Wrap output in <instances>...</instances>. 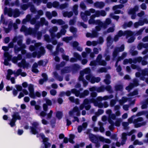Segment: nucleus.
Returning a JSON list of instances; mask_svg holds the SVG:
<instances>
[{
    "mask_svg": "<svg viewBox=\"0 0 148 148\" xmlns=\"http://www.w3.org/2000/svg\"><path fill=\"white\" fill-rule=\"evenodd\" d=\"M18 44L19 47H17L16 46H15L14 49L15 53L21 50V48H24L25 47V45L24 44H22L21 41L18 42Z\"/></svg>",
    "mask_w": 148,
    "mask_h": 148,
    "instance_id": "bb28decb",
    "label": "nucleus"
},
{
    "mask_svg": "<svg viewBox=\"0 0 148 148\" xmlns=\"http://www.w3.org/2000/svg\"><path fill=\"white\" fill-rule=\"evenodd\" d=\"M138 10V7L137 6H135L133 8L130 9L128 12V13L129 14L132 15L131 18L132 19H134L136 17V12Z\"/></svg>",
    "mask_w": 148,
    "mask_h": 148,
    "instance_id": "aec40b11",
    "label": "nucleus"
},
{
    "mask_svg": "<svg viewBox=\"0 0 148 148\" xmlns=\"http://www.w3.org/2000/svg\"><path fill=\"white\" fill-rule=\"evenodd\" d=\"M107 44L108 46L110 45L111 43H112V40L110 36H109L108 37L107 39Z\"/></svg>",
    "mask_w": 148,
    "mask_h": 148,
    "instance_id": "69168bd1",
    "label": "nucleus"
},
{
    "mask_svg": "<svg viewBox=\"0 0 148 148\" xmlns=\"http://www.w3.org/2000/svg\"><path fill=\"white\" fill-rule=\"evenodd\" d=\"M80 7L83 10H84L86 8V6L83 2H82L80 4Z\"/></svg>",
    "mask_w": 148,
    "mask_h": 148,
    "instance_id": "774afa93",
    "label": "nucleus"
},
{
    "mask_svg": "<svg viewBox=\"0 0 148 148\" xmlns=\"http://www.w3.org/2000/svg\"><path fill=\"white\" fill-rule=\"evenodd\" d=\"M110 76L109 75H107L106 76V79L104 80L105 83L107 84H110V82L109 80L110 79Z\"/></svg>",
    "mask_w": 148,
    "mask_h": 148,
    "instance_id": "603ef678",
    "label": "nucleus"
},
{
    "mask_svg": "<svg viewBox=\"0 0 148 148\" xmlns=\"http://www.w3.org/2000/svg\"><path fill=\"white\" fill-rule=\"evenodd\" d=\"M65 64V63L64 62H62L61 64L59 65H57L56 66V69L57 70H59L60 69V68L63 66Z\"/></svg>",
    "mask_w": 148,
    "mask_h": 148,
    "instance_id": "338daca9",
    "label": "nucleus"
},
{
    "mask_svg": "<svg viewBox=\"0 0 148 148\" xmlns=\"http://www.w3.org/2000/svg\"><path fill=\"white\" fill-rule=\"evenodd\" d=\"M28 90L29 92V95L32 98H35L36 95L38 97H39L40 96V94L38 92H36L35 94H34L33 86L31 84H30L28 86Z\"/></svg>",
    "mask_w": 148,
    "mask_h": 148,
    "instance_id": "ddd939ff",
    "label": "nucleus"
},
{
    "mask_svg": "<svg viewBox=\"0 0 148 148\" xmlns=\"http://www.w3.org/2000/svg\"><path fill=\"white\" fill-rule=\"evenodd\" d=\"M148 47V44L145 43L143 44L142 43H140L138 44L137 48L138 49L140 50L143 48H147Z\"/></svg>",
    "mask_w": 148,
    "mask_h": 148,
    "instance_id": "58836bf2",
    "label": "nucleus"
},
{
    "mask_svg": "<svg viewBox=\"0 0 148 148\" xmlns=\"http://www.w3.org/2000/svg\"><path fill=\"white\" fill-rule=\"evenodd\" d=\"M78 5L76 4L74 5L73 7L72 10L75 14L76 15H77L78 14Z\"/></svg>",
    "mask_w": 148,
    "mask_h": 148,
    "instance_id": "c03bdc74",
    "label": "nucleus"
},
{
    "mask_svg": "<svg viewBox=\"0 0 148 148\" xmlns=\"http://www.w3.org/2000/svg\"><path fill=\"white\" fill-rule=\"evenodd\" d=\"M74 138V136L73 134H70V138L69 139V141L71 143H74V142L73 139Z\"/></svg>",
    "mask_w": 148,
    "mask_h": 148,
    "instance_id": "052dcab7",
    "label": "nucleus"
},
{
    "mask_svg": "<svg viewBox=\"0 0 148 148\" xmlns=\"http://www.w3.org/2000/svg\"><path fill=\"white\" fill-rule=\"evenodd\" d=\"M144 24V21H139L138 22L135 23L134 25V27L135 28H137L139 26H142Z\"/></svg>",
    "mask_w": 148,
    "mask_h": 148,
    "instance_id": "de8ad7c7",
    "label": "nucleus"
},
{
    "mask_svg": "<svg viewBox=\"0 0 148 148\" xmlns=\"http://www.w3.org/2000/svg\"><path fill=\"white\" fill-rule=\"evenodd\" d=\"M53 74L54 77L60 81H61L62 80L63 78L61 77H58V75L56 72H54Z\"/></svg>",
    "mask_w": 148,
    "mask_h": 148,
    "instance_id": "3c124183",
    "label": "nucleus"
},
{
    "mask_svg": "<svg viewBox=\"0 0 148 148\" xmlns=\"http://www.w3.org/2000/svg\"><path fill=\"white\" fill-rule=\"evenodd\" d=\"M134 84H130L129 86L127 87L126 88V90H130L134 86H137L138 85V83L137 80L135 79L134 80Z\"/></svg>",
    "mask_w": 148,
    "mask_h": 148,
    "instance_id": "2f4dec72",
    "label": "nucleus"
},
{
    "mask_svg": "<svg viewBox=\"0 0 148 148\" xmlns=\"http://www.w3.org/2000/svg\"><path fill=\"white\" fill-rule=\"evenodd\" d=\"M89 138L90 140L92 142L95 143V146L97 147H99L100 145L99 140L108 144H109L111 143V141L110 139L105 138L101 136H97L92 134H90L89 135Z\"/></svg>",
    "mask_w": 148,
    "mask_h": 148,
    "instance_id": "f03ea898",
    "label": "nucleus"
},
{
    "mask_svg": "<svg viewBox=\"0 0 148 148\" xmlns=\"http://www.w3.org/2000/svg\"><path fill=\"white\" fill-rule=\"evenodd\" d=\"M89 94V92L87 90H85L84 92L83 95H80L79 97L80 98L83 97L84 96L87 95Z\"/></svg>",
    "mask_w": 148,
    "mask_h": 148,
    "instance_id": "0e129e2a",
    "label": "nucleus"
},
{
    "mask_svg": "<svg viewBox=\"0 0 148 148\" xmlns=\"http://www.w3.org/2000/svg\"><path fill=\"white\" fill-rule=\"evenodd\" d=\"M86 79L89 81L91 83L93 84L95 82H98L100 80L99 77H95L92 75L90 74L87 75L86 77Z\"/></svg>",
    "mask_w": 148,
    "mask_h": 148,
    "instance_id": "4468645a",
    "label": "nucleus"
},
{
    "mask_svg": "<svg viewBox=\"0 0 148 148\" xmlns=\"http://www.w3.org/2000/svg\"><path fill=\"white\" fill-rule=\"evenodd\" d=\"M87 123L86 122H84L83 123L82 125L78 126L77 127L78 132L80 133L82 130H84L87 127Z\"/></svg>",
    "mask_w": 148,
    "mask_h": 148,
    "instance_id": "cd10ccee",
    "label": "nucleus"
},
{
    "mask_svg": "<svg viewBox=\"0 0 148 148\" xmlns=\"http://www.w3.org/2000/svg\"><path fill=\"white\" fill-rule=\"evenodd\" d=\"M95 16L96 17H99L100 16H104L106 15V13L104 10H101L96 11L95 12Z\"/></svg>",
    "mask_w": 148,
    "mask_h": 148,
    "instance_id": "c756f323",
    "label": "nucleus"
},
{
    "mask_svg": "<svg viewBox=\"0 0 148 148\" xmlns=\"http://www.w3.org/2000/svg\"><path fill=\"white\" fill-rule=\"evenodd\" d=\"M127 55V53H123L122 56L121 57H119L117 59V61L115 65L116 66H117L118 64V62L119 61L123 59L124 58H125Z\"/></svg>",
    "mask_w": 148,
    "mask_h": 148,
    "instance_id": "09e8293b",
    "label": "nucleus"
},
{
    "mask_svg": "<svg viewBox=\"0 0 148 148\" xmlns=\"http://www.w3.org/2000/svg\"><path fill=\"white\" fill-rule=\"evenodd\" d=\"M124 49V46L123 45H122L120 48H116L113 53V57L115 58L118 52L123 51Z\"/></svg>",
    "mask_w": 148,
    "mask_h": 148,
    "instance_id": "393cba45",
    "label": "nucleus"
},
{
    "mask_svg": "<svg viewBox=\"0 0 148 148\" xmlns=\"http://www.w3.org/2000/svg\"><path fill=\"white\" fill-rule=\"evenodd\" d=\"M124 5L122 4L118 5H116L113 7V10L114 11V13L115 14H119L120 13H123L122 12H121L118 9H121L123 8Z\"/></svg>",
    "mask_w": 148,
    "mask_h": 148,
    "instance_id": "b1692460",
    "label": "nucleus"
},
{
    "mask_svg": "<svg viewBox=\"0 0 148 148\" xmlns=\"http://www.w3.org/2000/svg\"><path fill=\"white\" fill-rule=\"evenodd\" d=\"M104 90L105 89L103 86L99 87H93L89 88V90L90 91L93 92L91 93V96L93 97H95L97 96L96 93L94 91H96L98 92H101L104 91Z\"/></svg>",
    "mask_w": 148,
    "mask_h": 148,
    "instance_id": "9b49d317",
    "label": "nucleus"
},
{
    "mask_svg": "<svg viewBox=\"0 0 148 148\" xmlns=\"http://www.w3.org/2000/svg\"><path fill=\"white\" fill-rule=\"evenodd\" d=\"M68 4L65 3L61 4L59 6V8L61 9H64L68 7Z\"/></svg>",
    "mask_w": 148,
    "mask_h": 148,
    "instance_id": "bf43d9fd",
    "label": "nucleus"
},
{
    "mask_svg": "<svg viewBox=\"0 0 148 148\" xmlns=\"http://www.w3.org/2000/svg\"><path fill=\"white\" fill-rule=\"evenodd\" d=\"M4 12L5 14H8V16H13L14 17H17L20 15V12L18 9H15L12 11L11 9H9L8 10L6 8H5Z\"/></svg>",
    "mask_w": 148,
    "mask_h": 148,
    "instance_id": "1a4fd4ad",
    "label": "nucleus"
},
{
    "mask_svg": "<svg viewBox=\"0 0 148 148\" xmlns=\"http://www.w3.org/2000/svg\"><path fill=\"white\" fill-rule=\"evenodd\" d=\"M99 125L100 126L99 130L100 132H102L104 131V129L102 127V123L101 122H99L98 123Z\"/></svg>",
    "mask_w": 148,
    "mask_h": 148,
    "instance_id": "e2e57ef3",
    "label": "nucleus"
},
{
    "mask_svg": "<svg viewBox=\"0 0 148 148\" xmlns=\"http://www.w3.org/2000/svg\"><path fill=\"white\" fill-rule=\"evenodd\" d=\"M74 56L76 58V59L74 58H71L70 60V61L72 62H76L77 60H81V56L77 53H74Z\"/></svg>",
    "mask_w": 148,
    "mask_h": 148,
    "instance_id": "a878e982",
    "label": "nucleus"
},
{
    "mask_svg": "<svg viewBox=\"0 0 148 148\" xmlns=\"http://www.w3.org/2000/svg\"><path fill=\"white\" fill-rule=\"evenodd\" d=\"M95 12V10L91 8L88 10H86L84 12H81V16L82 19L84 21H87L88 20L87 16H90L91 13H93Z\"/></svg>",
    "mask_w": 148,
    "mask_h": 148,
    "instance_id": "9d476101",
    "label": "nucleus"
},
{
    "mask_svg": "<svg viewBox=\"0 0 148 148\" xmlns=\"http://www.w3.org/2000/svg\"><path fill=\"white\" fill-rule=\"evenodd\" d=\"M73 14V13L72 12H65L63 13V15L64 17H67L68 18H70L72 16Z\"/></svg>",
    "mask_w": 148,
    "mask_h": 148,
    "instance_id": "a18cd8bd",
    "label": "nucleus"
},
{
    "mask_svg": "<svg viewBox=\"0 0 148 148\" xmlns=\"http://www.w3.org/2000/svg\"><path fill=\"white\" fill-rule=\"evenodd\" d=\"M110 17L117 21L119 19V17L118 16L115 15L113 13H111L110 15Z\"/></svg>",
    "mask_w": 148,
    "mask_h": 148,
    "instance_id": "864d4df0",
    "label": "nucleus"
},
{
    "mask_svg": "<svg viewBox=\"0 0 148 148\" xmlns=\"http://www.w3.org/2000/svg\"><path fill=\"white\" fill-rule=\"evenodd\" d=\"M66 32V31L65 29L62 28L60 31V33H58L56 35V37L58 38H60L61 36L62 35H64L65 34Z\"/></svg>",
    "mask_w": 148,
    "mask_h": 148,
    "instance_id": "a19ab883",
    "label": "nucleus"
},
{
    "mask_svg": "<svg viewBox=\"0 0 148 148\" xmlns=\"http://www.w3.org/2000/svg\"><path fill=\"white\" fill-rule=\"evenodd\" d=\"M140 78L143 80H145L146 82L148 84V69H145L142 71V75Z\"/></svg>",
    "mask_w": 148,
    "mask_h": 148,
    "instance_id": "f3484780",
    "label": "nucleus"
},
{
    "mask_svg": "<svg viewBox=\"0 0 148 148\" xmlns=\"http://www.w3.org/2000/svg\"><path fill=\"white\" fill-rule=\"evenodd\" d=\"M12 119L9 123V124L11 127H13L15 125V122L17 119H20V117L17 113H14L12 115Z\"/></svg>",
    "mask_w": 148,
    "mask_h": 148,
    "instance_id": "2eb2a0df",
    "label": "nucleus"
},
{
    "mask_svg": "<svg viewBox=\"0 0 148 148\" xmlns=\"http://www.w3.org/2000/svg\"><path fill=\"white\" fill-rule=\"evenodd\" d=\"M41 45L40 43H36L35 45V47L31 46L29 47V50L32 51H37L38 49V47Z\"/></svg>",
    "mask_w": 148,
    "mask_h": 148,
    "instance_id": "72a5a7b5",
    "label": "nucleus"
},
{
    "mask_svg": "<svg viewBox=\"0 0 148 148\" xmlns=\"http://www.w3.org/2000/svg\"><path fill=\"white\" fill-rule=\"evenodd\" d=\"M71 92L72 93L74 94L75 96L78 97L79 96V91L75 89H73L71 90Z\"/></svg>",
    "mask_w": 148,
    "mask_h": 148,
    "instance_id": "4d7b16f0",
    "label": "nucleus"
},
{
    "mask_svg": "<svg viewBox=\"0 0 148 148\" xmlns=\"http://www.w3.org/2000/svg\"><path fill=\"white\" fill-rule=\"evenodd\" d=\"M96 17L95 14H93L90 17V19L88 21V23L89 24H95L98 25V26L96 27V30H93L91 34L87 33L86 34V36L88 37L94 38L97 37L98 34L97 31H99L100 30V25H103V22L99 20H95L94 18Z\"/></svg>",
    "mask_w": 148,
    "mask_h": 148,
    "instance_id": "f257e3e1",
    "label": "nucleus"
},
{
    "mask_svg": "<svg viewBox=\"0 0 148 148\" xmlns=\"http://www.w3.org/2000/svg\"><path fill=\"white\" fill-rule=\"evenodd\" d=\"M106 113L108 115V121L111 125L109 126V128L110 130H112L114 128L113 125V122L112 120H114L116 116L114 114H112V111L110 109H108L106 111Z\"/></svg>",
    "mask_w": 148,
    "mask_h": 148,
    "instance_id": "423d86ee",
    "label": "nucleus"
},
{
    "mask_svg": "<svg viewBox=\"0 0 148 148\" xmlns=\"http://www.w3.org/2000/svg\"><path fill=\"white\" fill-rule=\"evenodd\" d=\"M94 5L97 8H101L105 6V4L102 2H97L95 3Z\"/></svg>",
    "mask_w": 148,
    "mask_h": 148,
    "instance_id": "f704fd0d",
    "label": "nucleus"
},
{
    "mask_svg": "<svg viewBox=\"0 0 148 148\" xmlns=\"http://www.w3.org/2000/svg\"><path fill=\"white\" fill-rule=\"evenodd\" d=\"M18 37H14L13 40V41L12 42H11L10 43L9 45V47L10 48H12L13 47L14 45V42H15L18 39Z\"/></svg>",
    "mask_w": 148,
    "mask_h": 148,
    "instance_id": "8fccbe9b",
    "label": "nucleus"
},
{
    "mask_svg": "<svg viewBox=\"0 0 148 148\" xmlns=\"http://www.w3.org/2000/svg\"><path fill=\"white\" fill-rule=\"evenodd\" d=\"M72 37H66L63 38V40L66 42H68L70 40H72Z\"/></svg>",
    "mask_w": 148,
    "mask_h": 148,
    "instance_id": "680f3d73",
    "label": "nucleus"
},
{
    "mask_svg": "<svg viewBox=\"0 0 148 148\" xmlns=\"http://www.w3.org/2000/svg\"><path fill=\"white\" fill-rule=\"evenodd\" d=\"M80 114V111L77 107V106L74 107L73 110L69 112V115L66 117L67 125H69L71 123V121L69 119H71L74 115L79 116Z\"/></svg>",
    "mask_w": 148,
    "mask_h": 148,
    "instance_id": "20e7f679",
    "label": "nucleus"
},
{
    "mask_svg": "<svg viewBox=\"0 0 148 148\" xmlns=\"http://www.w3.org/2000/svg\"><path fill=\"white\" fill-rule=\"evenodd\" d=\"M127 135V134L125 133H123L122 134V136L121 138L122 141L121 143V145H123L125 144L127 139L126 137Z\"/></svg>",
    "mask_w": 148,
    "mask_h": 148,
    "instance_id": "ea45409f",
    "label": "nucleus"
},
{
    "mask_svg": "<svg viewBox=\"0 0 148 148\" xmlns=\"http://www.w3.org/2000/svg\"><path fill=\"white\" fill-rule=\"evenodd\" d=\"M142 60V58L141 57H139L136 59H135L132 60L131 59H125L123 61V64H126L128 63L131 64L132 63H136L137 62H140Z\"/></svg>",
    "mask_w": 148,
    "mask_h": 148,
    "instance_id": "dca6fc26",
    "label": "nucleus"
},
{
    "mask_svg": "<svg viewBox=\"0 0 148 148\" xmlns=\"http://www.w3.org/2000/svg\"><path fill=\"white\" fill-rule=\"evenodd\" d=\"M132 34L133 33L130 31H125L123 32L122 31H120L118 34L115 36L114 40L115 41H116L118 40L119 37L124 35H126L127 37H128L131 36Z\"/></svg>",
    "mask_w": 148,
    "mask_h": 148,
    "instance_id": "f8f14e48",
    "label": "nucleus"
},
{
    "mask_svg": "<svg viewBox=\"0 0 148 148\" xmlns=\"http://www.w3.org/2000/svg\"><path fill=\"white\" fill-rule=\"evenodd\" d=\"M90 69L89 68H86L80 72V75L79 79V81H82L83 82V86H86L88 84V82L84 79L83 76L84 74H89L90 73Z\"/></svg>",
    "mask_w": 148,
    "mask_h": 148,
    "instance_id": "6e6552de",
    "label": "nucleus"
},
{
    "mask_svg": "<svg viewBox=\"0 0 148 148\" xmlns=\"http://www.w3.org/2000/svg\"><path fill=\"white\" fill-rule=\"evenodd\" d=\"M85 51L88 54L90 53V58H92L94 57L95 55L94 53L93 52H91V50L89 48L86 47L85 49Z\"/></svg>",
    "mask_w": 148,
    "mask_h": 148,
    "instance_id": "4c0bfd02",
    "label": "nucleus"
},
{
    "mask_svg": "<svg viewBox=\"0 0 148 148\" xmlns=\"http://www.w3.org/2000/svg\"><path fill=\"white\" fill-rule=\"evenodd\" d=\"M32 127L31 128V132L33 134H36L38 132L37 127L38 123L36 122H34L32 124Z\"/></svg>",
    "mask_w": 148,
    "mask_h": 148,
    "instance_id": "4be33fe9",
    "label": "nucleus"
},
{
    "mask_svg": "<svg viewBox=\"0 0 148 148\" xmlns=\"http://www.w3.org/2000/svg\"><path fill=\"white\" fill-rule=\"evenodd\" d=\"M42 77H43V79H41L40 80L39 82L40 84H42L44 82L46 81L47 79V75L45 73H43L42 75Z\"/></svg>",
    "mask_w": 148,
    "mask_h": 148,
    "instance_id": "49530a36",
    "label": "nucleus"
},
{
    "mask_svg": "<svg viewBox=\"0 0 148 148\" xmlns=\"http://www.w3.org/2000/svg\"><path fill=\"white\" fill-rule=\"evenodd\" d=\"M51 22L53 24L56 23L59 25H62L65 24V22L61 19L56 20L53 19L51 21Z\"/></svg>",
    "mask_w": 148,
    "mask_h": 148,
    "instance_id": "e433bc0d",
    "label": "nucleus"
},
{
    "mask_svg": "<svg viewBox=\"0 0 148 148\" xmlns=\"http://www.w3.org/2000/svg\"><path fill=\"white\" fill-rule=\"evenodd\" d=\"M93 103L95 106H98L99 108H102L104 107L105 108H106L108 106V105L107 102H104L103 105L101 103H99L98 101H96L94 99H92L89 101L88 99H86L84 100V103L81 104L80 107V110H82L84 107V106L86 104H87L89 103Z\"/></svg>",
    "mask_w": 148,
    "mask_h": 148,
    "instance_id": "7ed1b4c3",
    "label": "nucleus"
},
{
    "mask_svg": "<svg viewBox=\"0 0 148 148\" xmlns=\"http://www.w3.org/2000/svg\"><path fill=\"white\" fill-rule=\"evenodd\" d=\"M45 53V50L42 47L40 48V51H38L37 53L36 52H34L33 53V56L36 57L37 56L38 58H39L40 56L43 55Z\"/></svg>",
    "mask_w": 148,
    "mask_h": 148,
    "instance_id": "5701e85b",
    "label": "nucleus"
},
{
    "mask_svg": "<svg viewBox=\"0 0 148 148\" xmlns=\"http://www.w3.org/2000/svg\"><path fill=\"white\" fill-rule=\"evenodd\" d=\"M58 29V28L56 27H54L50 29L49 32L52 38H53L55 37L54 33L57 31Z\"/></svg>",
    "mask_w": 148,
    "mask_h": 148,
    "instance_id": "c9c22d12",
    "label": "nucleus"
},
{
    "mask_svg": "<svg viewBox=\"0 0 148 148\" xmlns=\"http://www.w3.org/2000/svg\"><path fill=\"white\" fill-rule=\"evenodd\" d=\"M111 21L110 19L108 18L106 19V20L105 22V23H103V25H100V29L101 28L103 27L104 28H106L107 26L109 25L111 23Z\"/></svg>",
    "mask_w": 148,
    "mask_h": 148,
    "instance_id": "c85d7f7f",
    "label": "nucleus"
},
{
    "mask_svg": "<svg viewBox=\"0 0 148 148\" xmlns=\"http://www.w3.org/2000/svg\"><path fill=\"white\" fill-rule=\"evenodd\" d=\"M23 2L24 4L21 6V8L22 9L25 10L27 8V0H23Z\"/></svg>",
    "mask_w": 148,
    "mask_h": 148,
    "instance_id": "37998d69",
    "label": "nucleus"
},
{
    "mask_svg": "<svg viewBox=\"0 0 148 148\" xmlns=\"http://www.w3.org/2000/svg\"><path fill=\"white\" fill-rule=\"evenodd\" d=\"M37 136L38 137H41L43 140L45 147L42 148H47L50 146V144L48 143L47 142L48 139L47 138H45V136L43 134H38L37 135Z\"/></svg>",
    "mask_w": 148,
    "mask_h": 148,
    "instance_id": "a211bd4d",
    "label": "nucleus"
},
{
    "mask_svg": "<svg viewBox=\"0 0 148 148\" xmlns=\"http://www.w3.org/2000/svg\"><path fill=\"white\" fill-rule=\"evenodd\" d=\"M22 73L21 70V69L18 70L16 72L14 71L13 72L12 70L9 69L8 71V74L6 76V79H7L9 80L10 78V75L14 74L15 75L18 76Z\"/></svg>",
    "mask_w": 148,
    "mask_h": 148,
    "instance_id": "6ab92c4d",
    "label": "nucleus"
},
{
    "mask_svg": "<svg viewBox=\"0 0 148 148\" xmlns=\"http://www.w3.org/2000/svg\"><path fill=\"white\" fill-rule=\"evenodd\" d=\"M4 57L5 58L4 64L6 65H10L9 62L11 59L12 56L10 55L8 52H5L4 54Z\"/></svg>",
    "mask_w": 148,
    "mask_h": 148,
    "instance_id": "412c9836",
    "label": "nucleus"
},
{
    "mask_svg": "<svg viewBox=\"0 0 148 148\" xmlns=\"http://www.w3.org/2000/svg\"><path fill=\"white\" fill-rule=\"evenodd\" d=\"M102 56L99 54L98 56L96 61H92L90 62V66H95L97 64L99 65L105 66L106 64V62L104 60H101Z\"/></svg>",
    "mask_w": 148,
    "mask_h": 148,
    "instance_id": "0eeeda50",
    "label": "nucleus"
},
{
    "mask_svg": "<svg viewBox=\"0 0 148 148\" xmlns=\"http://www.w3.org/2000/svg\"><path fill=\"white\" fill-rule=\"evenodd\" d=\"M113 97V96L112 95H110L109 96H105L103 97H98L97 98V100L98 102V101H101L102 100H105L108 99H110L112 98Z\"/></svg>",
    "mask_w": 148,
    "mask_h": 148,
    "instance_id": "7c9ffc66",
    "label": "nucleus"
},
{
    "mask_svg": "<svg viewBox=\"0 0 148 148\" xmlns=\"http://www.w3.org/2000/svg\"><path fill=\"white\" fill-rule=\"evenodd\" d=\"M127 100V99L125 97L122 98L121 100H120L119 101V103L120 104L122 105L123 103L126 102Z\"/></svg>",
    "mask_w": 148,
    "mask_h": 148,
    "instance_id": "5fc2aeb1",
    "label": "nucleus"
},
{
    "mask_svg": "<svg viewBox=\"0 0 148 148\" xmlns=\"http://www.w3.org/2000/svg\"><path fill=\"white\" fill-rule=\"evenodd\" d=\"M135 116L134 115L132 116L131 118H129L128 119V123H131L133 122V119ZM143 118L141 117H139L137 119H135L133 122V123L134 124L135 126L136 127H139L145 125L146 124V122L144 121L141 123H139L143 121Z\"/></svg>",
    "mask_w": 148,
    "mask_h": 148,
    "instance_id": "39448f33",
    "label": "nucleus"
},
{
    "mask_svg": "<svg viewBox=\"0 0 148 148\" xmlns=\"http://www.w3.org/2000/svg\"><path fill=\"white\" fill-rule=\"evenodd\" d=\"M147 105H148V98L146 100L145 102L143 103L141 106L142 109H144L146 108L147 107Z\"/></svg>",
    "mask_w": 148,
    "mask_h": 148,
    "instance_id": "6e6d98bb",
    "label": "nucleus"
},
{
    "mask_svg": "<svg viewBox=\"0 0 148 148\" xmlns=\"http://www.w3.org/2000/svg\"><path fill=\"white\" fill-rule=\"evenodd\" d=\"M60 5H59V3L56 1L52 3L53 7L55 8H59Z\"/></svg>",
    "mask_w": 148,
    "mask_h": 148,
    "instance_id": "13d9d810",
    "label": "nucleus"
},
{
    "mask_svg": "<svg viewBox=\"0 0 148 148\" xmlns=\"http://www.w3.org/2000/svg\"><path fill=\"white\" fill-rule=\"evenodd\" d=\"M47 17L49 19H51L52 17V16H57V12L55 11H53L52 12V15L49 12H46V14Z\"/></svg>",
    "mask_w": 148,
    "mask_h": 148,
    "instance_id": "473e14b6",
    "label": "nucleus"
},
{
    "mask_svg": "<svg viewBox=\"0 0 148 148\" xmlns=\"http://www.w3.org/2000/svg\"><path fill=\"white\" fill-rule=\"evenodd\" d=\"M27 64L26 63L24 60H23L21 63H18V65L20 67L25 68L27 66Z\"/></svg>",
    "mask_w": 148,
    "mask_h": 148,
    "instance_id": "79ce46f5",
    "label": "nucleus"
}]
</instances>
